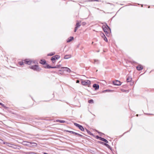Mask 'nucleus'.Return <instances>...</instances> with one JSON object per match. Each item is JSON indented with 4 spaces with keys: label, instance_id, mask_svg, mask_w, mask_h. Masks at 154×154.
I'll return each instance as SVG.
<instances>
[{
    "label": "nucleus",
    "instance_id": "obj_11",
    "mask_svg": "<svg viewBox=\"0 0 154 154\" xmlns=\"http://www.w3.org/2000/svg\"><path fill=\"white\" fill-rule=\"evenodd\" d=\"M12 148L14 149H16L19 150L21 148V147L19 146H17L14 145L12 147Z\"/></svg>",
    "mask_w": 154,
    "mask_h": 154
},
{
    "label": "nucleus",
    "instance_id": "obj_30",
    "mask_svg": "<svg viewBox=\"0 0 154 154\" xmlns=\"http://www.w3.org/2000/svg\"><path fill=\"white\" fill-rule=\"evenodd\" d=\"M111 91V90H110L106 89V90H104V91H103L102 92L103 93H104V92H110Z\"/></svg>",
    "mask_w": 154,
    "mask_h": 154
},
{
    "label": "nucleus",
    "instance_id": "obj_47",
    "mask_svg": "<svg viewBox=\"0 0 154 154\" xmlns=\"http://www.w3.org/2000/svg\"><path fill=\"white\" fill-rule=\"evenodd\" d=\"M127 132H125V133H124L123 134H125V133H127Z\"/></svg>",
    "mask_w": 154,
    "mask_h": 154
},
{
    "label": "nucleus",
    "instance_id": "obj_35",
    "mask_svg": "<svg viewBox=\"0 0 154 154\" xmlns=\"http://www.w3.org/2000/svg\"><path fill=\"white\" fill-rule=\"evenodd\" d=\"M104 36H105L103 33H102L101 34V36L102 38H103L104 37Z\"/></svg>",
    "mask_w": 154,
    "mask_h": 154
},
{
    "label": "nucleus",
    "instance_id": "obj_39",
    "mask_svg": "<svg viewBox=\"0 0 154 154\" xmlns=\"http://www.w3.org/2000/svg\"><path fill=\"white\" fill-rule=\"evenodd\" d=\"M3 142H4L3 140H2L1 139H0V143H3Z\"/></svg>",
    "mask_w": 154,
    "mask_h": 154
},
{
    "label": "nucleus",
    "instance_id": "obj_24",
    "mask_svg": "<svg viewBox=\"0 0 154 154\" xmlns=\"http://www.w3.org/2000/svg\"><path fill=\"white\" fill-rule=\"evenodd\" d=\"M55 54V52H51L47 54L48 56H52L54 55Z\"/></svg>",
    "mask_w": 154,
    "mask_h": 154
},
{
    "label": "nucleus",
    "instance_id": "obj_9",
    "mask_svg": "<svg viewBox=\"0 0 154 154\" xmlns=\"http://www.w3.org/2000/svg\"><path fill=\"white\" fill-rule=\"evenodd\" d=\"M93 87L94 88L95 90H96L99 89V85L97 84H94L93 85Z\"/></svg>",
    "mask_w": 154,
    "mask_h": 154
},
{
    "label": "nucleus",
    "instance_id": "obj_5",
    "mask_svg": "<svg viewBox=\"0 0 154 154\" xmlns=\"http://www.w3.org/2000/svg\"><path fill=\"white\" fill-rule=\"evenodd\" d=\"M23 61L25 63L29 65H30L32 62V60L29 59H25Z\"/></svg>",
    "mask_w": 154,
    "mask_h": 154
},
{
    "label": "nucleus",
    "instance_id": "obj_2",
    "mask_svg": "<svg viewBox=\"0 0 154 154\" xmlns=\"http://www.w3.org/2000/svg\"><path fill=\"white\" fill-rule=\"evenodd\" d=\"M29 68L37 72H40L42 69L41 68L39 67L37 65L30 66H29Z\"/></svg>",
    "mask_w": 154,
    "mask_h": 154
},
{
    "label": "nucleus",
    "instance_id": "obj_28",
    "mask_svg": "<svg viewBox=\"0 0 154 154\" xmlns=\"http://www.w3.org/2000/svg\"><path fill=\"white\" fill-rule=\"evenodd\" d=\"M19 64L21 66L23 65L24 62L23 61H19L18 62Z\"/></svg>",
    "mask_w": 154,
    "mask_h": 154
},
{
    "label": "nucleus",
    "instance_id": "obj_26",
    "mask_svg": "<svg viewBox=\"0 0 154 154\" xmlns=\"http://www.w3.org/2000/svg\"><path fill=\"white\" fill-rule=\"evenodd\" d=\"M85 130L89 134L93 135V134H92L90 131L88 130V129H86Z\"/></svg>",
    "mask_w": 154,
    "mask_h": 154
},
{
    "label": "nucleus",
    "instance_id": "obj_46",
    "mask_svg": "<svg viewBox=\"0 0 154 154\" xmlns=\"http://www.w3.org/2000/svg\"><path fill=\"white\" fill-rule=\"evenodd\" d=\"M143 6V5H141V7H142Z\"/></svg>",
    "mask_w": 154,
    "mask_h": 154
},
{
    "label": "nucleus",
    "instance_id": "obj_29",
    "mask_svg": "<svg viewBox=\"0 0 154 154\" xmlns=\"http://www.w3.org/2000/svg\"><path fill=\"white\" fill-rule=\"evenodd\" d=\"M63 71L60 70L59 71L58 73L59 74L62 75L63 73Z\"/></svg>",
    "mask_w": 154,
    "mask_h": 154
},
{
    "label": "nucleus",
    "instance_id": "obj_27",
    "mask_svg": "<svg viewBox=\"0 0 154 154\" xmlns=\"http://www.w3.org/2000/svg\"><path fill=\"white\" fill-rule=\"evenodd\" d=\"M88 102L89 103H94V100L92 99H91L88 101Z\"/></svg>",
    "mask_w": 154,
    "mask_h": 154
},
{
    "label": "nucleus",
    "instance_id": "obj_34",
    "mask_svg": "<svg viewBox=\"0 0 154 154\" xmlns=\"http://www.w3.org/2000/svg\"><path fill=\"white\" fill-rule=\"evenodd\" d=\"M98 143L101 144H103V145L104 144V143H104L103 142H102V141H98Z\"/></svg>",
    "mask_w": 154,
    "mask_h": 154
},
{
    "label": "nucleus",
    "instance_id": "obj_4",
    "mask_svg": "<svg viewBox=\"0 0 154 154\" xmlns=\"http://www.w3.org/2000/svg\"><path fill=\"white\" fill-rule=\"evenodd\" d=\"M60 56L58 55H56L53 56L51 58V60L53 63H54L55 62L56 60H58L60 58Z\"/></svg>",
    "mask_w": 154,
    "mask_h": 154
},
{
    "label": "nucleus",
    "instance_id": "obj_42",
    "mask_svg": "<svg viewBox=\"0 0 154 154\" xmlns=\"http://www.w3.org/2000/svg\"><path fill=\"white\" fill-rule=\"evenodd\" d=\"M145 114H146L147 115H152L153 114H149V113H145Z\"/></svg>",
    "mask_w": 154,
    "mask_h": 154
},
{
    "label": "nucleus",
    "instance_id": "obj_15",
    "mask_svg": "<svg viewBox=\"0 0 154 154\" xmlns=\"http://www.w3.org/2000/svg\"><path fill=\"white\" fill-rule=\"evenodd\" d=\"M74 38L72 36H70L69 38H68L67 40V42H69L71 41Z\"/></svg>",
    "mask_w": 154,
    "mask_h": 154
},
{
    "label": "nucleus",
    "instance_id": "obj_33",
    "mask_svg": "<svg viewBox=\"0 0 154 154\" xmlns=\"http://www.w3.org/2000/svg\"><path fill=\"white\" fill-rule=\"evenodd\" d=\"M96 138L97 139H99L100 140V138H102L101 137H99V136H98V135H97L96 136Z\"/></svg>",
    "mask_w": 154,
    "mask_h": 154
},
{
    "label": "nucleus",
    "instance_id": "obj_25",
    "mask_svg": "<svg viewBox=\"0 0 154 154\" xmlns=\"http://www.w3.org/2000/svg\"><path fill=\"white\" fill-rule=\"evenodd\" d=\"M94 63H95L97 64H98L99 63V61L98 60L94 59Z\"/></svg>",
    "mask_w": 154,
    "mask_h": 154
},
{
    "label": "nucleus",
    "instance_id": "obj_7",
    "mask_svg": "<svg viewBox=\"0 0 154 154\" xmlns=\"http://www.w3.org/2000/svg\"><path fill=\"white\" fill-rule=\"evenodd\" d=\"M113 84L115 85L119 86L121 84V82L119 81L118 80H115V81L112 82Z\"/></svg>",
    "mask_w": 154,
    "mask_h": 154
},
{
    "label": "nucleus",
    "instance_id": "obj_1",
    "mask_svg": "<svg viewBox=\"0 0 154 154\" xmlns=\"http://www.w3.org/2000/svg\"><path fill=\"white\" fill-rule=\"evenodd\" d=\"M102 28L106 35L107 36H109L111 33V30L110 27L106 23V25H103Z\"/></svg>",
    "mask_w": 154,
    "mask_h": 154
},
{
    "label": "nucleus",
    "instance_id": "obj_20",
    "mask_svg": "<svg viewBox=\"0 0 154 154\" xmlns=\"http://www.w3.org/2000/svg\"><path fill=\"white\" fill-rule=\"evenodd\" d=\"M100 140L104 142L107 143H108V141H107L106 139L102 137L100 138Z\"/></svg>",
    "mask_w": 154,
    "mask_h": 154
},
{
    "label": "nucleus",
    "instance_id": "obj_17",
    "mask_svg": "<svg viewBox=\"0 0 154 154\" xmlns=\"http://www.w3.org/2000/svg\"><path fill=\"white\" fill-rule=\"evenodd\" d=\"M126 80L127 82H130L132 80V78L131 77L128 76L127 77Z\"/></svg>",
    "mask_w": 154,
    "mask_h": 154
},
{
    "label": "nucleus",
    "instance_id": "obj_38",
    "mask_svg": "<svg viewBox=\"0 0 154 154\" xmlns=\"http://www.w3.org/2000/svg\"><path fill=\"white\" fill-rule=\"evenodd\" d=\"M78 29V28H77V27H75V29H74V32H76V31Z\"/></svg>",
    "mask_w": 154,
    "mask_h": 154
},
{
    "label": "nucleus",
    "instance_id": "obj_3",
    "mask_svg": "<svg viewBox=\"0 0 154 154\" xmlns=\"http://www.w3.org/2000/svg\"><path fill=\"white\" fill-rule=\"evenodd\" d=\"M74 124L75 126L79 128L82 131H85V129L84 127L82 125L76 123H74Z\"/></svg>",
    "mask_w": 154,
    "mask_h": 154
},
{
    "label": "nucleus",
    "instance_id": "obj_41",
    "mask_svg": "<svg viewBox=\"0 0 154 154\" xmlns=\"http://www.w3.org/2000/svg\"><path fill=\"white\" fill-rule=\"evenodd\" d=\"M67 132H69L70 133V132H72V131H69V130H66L65 131Z\"/></svg>",
    "mask_w": 154,
    "mask_h": 154
},
{
    "label": "nucleus",
    "instance_id": "obj_14",
    "mask_svg": "<svg viewBox=\"0 0 154 154\" xmlns=\"http://www.w3.org/2000/svg\"><path fill=\"white\" fill-rule=\"evenodd\" d=\"M40 63L43 65H45L46 64V61L45 60L41 59L40 60Z\"/></svg>",
    "mask_w": 154,
    "mask_h": 154
},
{
    "label": "nucleus",
    "instance_id": "obj_44",
    "mask_svg": "<svg viewBox=\"0 0 154 154\" xmlns=\"http://www.w3.org/2000/svg\"><path fill=\"white\" fill-rule=\"evenodd\" d=\"M23 144L25 145H28V144H27L26 143H24V144Z\"/></svg>",
    "mask_w": 154,
    "mask_h": 154
},
{
    "label": "nucleus",
    "instance_id": "obj_21",
    "mask_svg": "<svg viewBox=\"0 0 154 154\" xmlns=\"http://www.w3.org/2000/svg\"><path fill=\"white\" fill-rule=\"evenodd\" d=\"M104 145L105 146L107 147L109 149H111V147L110 146L108 145V144L106 143H105L104 144Z\"/></svg>",
    "mask_w": 154,
    "mask_h": 154
},
{
    "label": "nucleus",
    "instance_id": "obj_19",
    "mask_svg": "<svg viewBox=\"0 0 154 154\" xmlns=\"http://www.w3.org/2000/svg\"><path fill=\"white\" fill-rule=\"evenodd\" d=\"M46 65V66H44V68H47V69H50V68H51V66H50V65L47 64L46 63V64H45Z\"/></svg>",
    "mask_w": 154,
    "mask_h": 154
},
{
    "label": "nucleus",
    "instance_id": "obj_36",
    "mask_svg": "<svg viewBox=\"0 0 154 154\" xmlns=\"http://www.w3.org/2000/svg\"><path fill=\"white\" fill-rule=\"evenodd\" d=\"M37 63V61L36 60H32V63Z\"/></svg>",
    "mask_w": 154,
    "mask_h": 154
},
{
    "label": "nucleus",
    "instance_id": "obj_12",
    "mask_svg": "<svg viewBox=\"0 0 154 154\" xmlns=\"http://www.w3.org/2000/svg\"><path fill=\"white\" fill-rule=\"evenodd\" d=\"M3 144H6L7 146L12 148L13 145L7 142H3Z\"/></svg>",
    "mask_w": 154,
    "mask_h": 154
},
{
    "label": "nucleus",
    "instance_id": "obj_40",
    "mask_svg": "<svg viewBox=\"0 0 154 154\" xmlns=\"http://www.w3.org/2000/svg\"><path fill=\"white\" fill-rule=\"evenodd\" d=\"M98 133H99L100 134V136H102V135L104 134H103V133H101V132H98Z\"/></svg>",
    "mask_w": 154,
    "mask_h": 154
},
{
    "label": "nucleus",
    "instance_id": "obj_37",
    "mask_svg": "<svg viewBox=\"0 0 154 154\" xmlns=\"http://www.w3.org/2000/svg\"><path fill=\"white\" fill-rule=\"evenodd\" d=\"M89 2H92V1H96V2H99V1L98 0H89Z\"/></svg>",
    "mask_w": 154,
    "mask_h": 154
},
{
    "label": "nucleus",
    "instance_id": "obj_32",
    "mask_svg": "<svg viewBox=\"0 0 154 154\" xmlns=\"http://www.w3.org/2000/svg\"><path fill=\"white\" fill-rule=\"evenodd\" d=\"M104 37L103 38V39L104 41H105L106 42H108V40L106 37L105 36H104Z\"/></svg>",
    "mask_w": 154,
    "mask_h": 154
},
{
    "label": "nucleus",
    "instance_id": "obj_18",
    "mask_svg": "<svg viewBox=\"0 0 154 154\" xmlns=\"http://www.w3.org/2000/svg\"><path fill=\"white\" fill-rule=\"evenodd\" d=\"M80 23L81 22L77 21L76 23L75 27H77L78 28H79L81 26Z\"/></svg>",
    "mask_w": 154,
    "mask_h": 154
},
{
    "label": "nucleus",
    "instance_id": "obj_31",
    "mask_svg": "<svg viewBox=\"0 0 154 154\" xmlns=\"http://www.w3.org/2000/svg\"><path fill=\"white\" fill-rule=\"evenodd\" d=\"M0 105H1L3 107L5 108H6V107L5 106L4 104L1 102H0Z\"/></svg>",
    "mask_w": 154,
    "mask_h": 154
},
{
    "label": "nucleus",
    "instance_id": "obj_6",
    "mask_svg": "<svg viewBox=\"0 0 154 154\" xmlns=\"http://www.w3.org/2000/svg\"><path fill=\"white\" fill-rule=\"evenodd\" d=\"M82 84L83 85H89L91 84V82L89 80H87L82 82Z\"/></svg>",
    "mask_w": 154,
    "mask_h": 154
},
{
    "label": "nucleus",
    "instance_id": "obj_23",
    "mask_svg": "<svg viewBox=\"0 0 154 154\" xmlns=\"http://www.w3.org/2000/svg\"><path fill=\"white\" fill-rule=\"evenodd\" d=\"M60 65H57L56 66H51V68H59L60 67Z\"/></svg>",
    "mask_w": 154,
    "mask_h": 154
},
{
    "label": "nucleus",
    "instance_id": "obj_13",
    "mask_svg": "<svg viewBox=\"0 0 154 154\" xmlns=\"http://www.w3.org/2000/svg\"><path fill=\"white\" fill-rule=\"evenodd\" d=\"M136 68L137 70L140 71L143 69V67L141 65H140L137 66L136 67Z\"/></svg>",
    "mask_w": 154,
    "mask_h": 154
},
{
    "label": "nucleus",
    "instance_id": "obj_43",
    "mask_svg": "<svg viewBox=\"0 0 154 154\" xmlns=\"http://www.w3.org/2000/svg\"><path fill=\"white\" fill-rule=\"evenodd\" d=\"M76 82L77 83H79V80H77L76 81Z\"/></svg>",
    "mask_w": 154,
    "mask_h": 154
},
{
    "label": "nucleus",
    "instance_id": "obj_45",
    "mask_svg": "<svg viewBox=\"0 0 154 154\" xmlns=\"http://www.w3.org/2000/svg\"><path fill=\"white\" fill-rule=\"evenodd\" d=\"M136 116H138V114H137Z\"/></svg>",
    "mask_w": 154,
    "mask_h": 154
},
{
    "label": "nucleus",
    "instance_id": "obj_10",
    "mask_svg": "<svg viewBox=\"0 0 154 154\" xmlns=\"http://www.w3.org/2000/svg\"><path fill=\"white\" fill-rule=\"evenodd\" d=\"M70 133L74 135H78V136L81 137H83V135H81L80 134H79L78 133H77L76 132H74L73 131H72V132H70Z\"/></svg>",
    "mask_w": 154,
    "mask_h": 154
},
{
    "label": "nucleus",
    "instance_id": "obj_22",
    "mask_svg": "<svg viewBox=\"0 0 154 154\" xmlns=\"http://www.w3.org/2000/svg\"><path fill=\"white\" fill-rule=\"evenodd\" d=\"M57 122H59L61 123H64L65 122V121L61 120L58 119L56 120Z\"/></svg>",
    "mask_w": 154,
    "mask_h": 154
},
{
    "label": "nucleus",
    "instance_id": "obj_16",
    "mask_svg": "<svg viewBox=\"0 0 154 154\" xmlns=\"http://www.w3.org/2000/svg\"><path fill=\"white\" fill-rule=\"evenodd\" d=\"M71 56L70 54L66 55H65L64 57V59H67L71 57Z\"/></svg>",
    "mask_w": 154,
    "mask_h": 154
},
{
    "label": "nucleus",
    "instance_id": "obj_8",
    "mask_svg": "<svg viewBox=\"0 0 154 154\" xmlns=\"http://www.w3.org/2000/svg\"><path fill=\"white\" fill-rule=\"evenodd\" d=\"M61 69H64L63 71H66L69 73H70L71 72V70L70 69L67 67H61Z\"/></svg>",
    "mask_w": 154,
    "mask_h": 154
}]
</instances>
